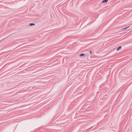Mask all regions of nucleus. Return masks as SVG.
Returning a JSON list of instances; mask_svg holds the SVG:
<instances>
[{"label":"nucleus","instance_id":"nucleus-1","mask_svg":"<svg viewBox=\"0 0 132 132\" xmlns=\"http://www.w3.org/2000/svg\"><path fill=\"white\" fill-rule=\"evenodd\" d=\"M122 48V47L121 46H120L119 47L117 50V51H118L119 50H120Z\"/></svg>","mask_w":132,"mask_h":132},{"label":"nucleus","instance_id":"nucleus-2","mask_svg":"<svg viewBox=\"0 0 132 132\" xmlns=\"http://www.w3.org/2000/svg\"><path fill=\"white\" fill-rule=\"evenodd\" d=\"M108 0H103L102 1V2L103 3L107 2H108Z\"/></svg>","mask_w":132,"mask_h":132},{"label":"nucleus","instance_id":"nucleus-3","mask_svg":"<svg viewBox=\"0 0 132 132\" xmlns=\"http://www.w3.org/2000/svg\"><path fill=\"white\" fill-rule=\"evenodd\" d=\"M35 24L34 23H30L29 24V25L30 26H34L35 25Z\"/></svg>","mask_w":132,"mask_h":132},{"label":"nucleus","instance_id":"nucleus-4","mask_svg":"<svg viewBox=\"0 0 132 132\" xmlns=\"http://www.w3.org/2000/svg\"><path fill=\"white\" fill-rule=\"evenodd\" d=\"M80 56H85V54L84 53H82L80 55Z\"/></svg>","mask_w":132,"mask_h":132},{"label":"nucleus","instance_id":"nucleus-5","mask_svg":"<svg viewBox=\"0 0 132 132\" xmlns=\"http://www.w3.org/2000/svg\"><path fill=\"white\" fill-rule=\"evenodd\" d=\"M129 27H126V28H123L122 29V30H124V29H126L127 28H129Z\"/></svg>","mask_w":132,"mask_h":132},{"label":"nucleus","instance_id":"nucleus-6","mask_svg":"<svg viewBox=\"0 0 132 132\" xmlns=\"http://www.w3.org/2000/svg\"><path fill=\"white\" fill-rule=\"evenodd\" d=\"M90 53L91 54H92V52H91V51H90Z\"/></svg>","mask_w":132,"mask_h":132}]
</instances>
